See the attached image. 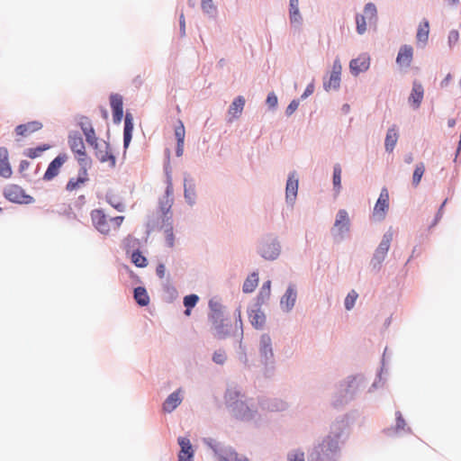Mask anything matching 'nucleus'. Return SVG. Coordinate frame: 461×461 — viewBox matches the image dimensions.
<instances>
[{"label": "nucleus", "instance_id": "nucleus-49", "mask_svg": "<svg viewBox=\"0 0 461 461\" xmlns=\"http://www.w3.org/2000/svg\"><path fill=\"white\" fill-rule=\"evenodd\" d=\"M165 236L167 246L172 248L174 246V233L171 223H168L167 229L165 230Z\"/></svg>", "mask_w": 461, "mask_h": 461}, {"label": "nucleus", "instance_id": "nucleus-20", "mask_svg": "<svg viewBox=\"0 0 461 461\" xmlns=\"http://www.w3.org/2000/svg\"><path fill=\"white\" fill-rule=\"evenodd\" d=\"M334 228L339 234H342L348 230L349 219L348 212L345 210L339 211L334 223Z\"/></svg>", "mask_w": 461, "mask_h": 461}, {"label": "nucleus", "instance_id": "nucleus-51", "mask_svg": "<svg viewBox=\"0 0 461 461\" xmlns=\"http://www.w3.org/2000/svg\"><path fill=\"white\" fill-rule=\"evenodd\" d=\"M448 45L450 48L455 46L459 41V32L456 30H452L448 33Z\"/></svg>", "mask_w": 461, "mask_h": 461}, {"label": "nucleus", "instance_id": "nucleus-15", "mask_svg": "<svg viewBox=\"0 0 461 461\" xmlns=\"http://www.w3.org/2000/svg\"><path fill=\"white\" fill-rule=\"evenodd\" d=\"M424 96V89L422 85L414 81L412 84V89L411 95L409 96V103L413 106V108L417 109L420 107Z\"/></svg>", "mask_w": 461, "mask_h": 461}, {"label": "nucleus", "instance_id": "nucleus-16", "mask_svg": "<svg viewBox=\"0 0 461 461\" xmlns=\"http://www.w3.org/2000/svg\"><path fill=\"white\" fill-rule=\"evenodd\" d=\"M178 444L181 447L178 454V461H191L194 456V450L190 440L187 438L180 437Z\"/></svg>", "mask_w": 461, "mask_h": 461}, {"label": "nucleus", "instance_id": "nucleus-1", "mask_svg": "<svg viewBox=\"0 0 461 461\" xmlns=\"http://www.w3.org/2000/svg\"><path fill=\"white\" fill-rule=\"evenodd\" d=\"M91 220L94 226L103 234H108L112 230H119L120 226L123 222V216H116L111 219H107L104 211L96 209L91 212Z\"/></svg>", "mask_w": 461, "mask_h": 461}, {"label": "nucleus", "instance_id": "nucleus-37", "mask_svg": "<svg viewBox=\"0 0 461 461\" xmlns=\"http://www.w3.org/2000/svg\"><path fill=\"white\" fill-rule=\"evenodd\" d=\"M369 23H375L377 19V10L374 4L368 3L366 5L364 8V14H363Z\"/></svg>", "mask_w": 461, "mask_h": 461}, {"label": "nucleus", "instance_id": "nucleus-46", "mask_svg": "<svg viewBox=\"0 0 461 461\" xmlns=\"http://www.w3.org/2000/svg\"><path fill=\"white\" fill-rule=\"evenodd\" d=\"M358 294L356 291L352 290L348 293L345 299V307L347 310H351L353 306L355 305L356 300L357 298Z\"/></svg>", "mask_w": 461, "mask_h": 461}, {"label": "nucleus", "instance_id": "nucleus-52", "mask_svg": "<svg viewBox=\"0 0 461 461\" xmlns=\"http://www.w3.org/2000/svg\"><path fill=\"white\" fill-rule=\"evenodd\" d=\"M79 126H80L83 133L87 131L89 128L93 127L91 121L86 116H82L80 118Z\"/></svg>", "mask_w": 461, "mask_h": 461}, {"label": "nucleus", "instance_id": "nucleus-41", "mask_svg": "<svg viewBox=\"0 0 461 461\" xmlns=\"http://www.w3.org/2000/svg\"><path fill=\"white\" fill-rule=\"evenodd\" d=\"M86 142L92 147L96 148L98 138L96 137L94 127L89 128L87 131L84 132Z\"/></svg>", "mask_w": 461, "mask_h": 461}, {"label": "nucleus", "instance_id": "nucleus-29", "mask_svg": "<svg viewBox=\"0 0 461 461\" xmlns=\"http://www.w3.org/2000/svg\"><path fill=\"white\" fill-rule=\"evenodd\" d=\"M133 131L132 116L127 113L124 119L123 144L127 148L131 140Z\"/></svg>", "mask_w": 461, "mask_h": 461}, {"label": "nucleus", "instance_id": "nucleus-24", "mask_svg": "<svg viewBox=\"0 0 461 461\" xmlns=\"http://www.w3.org/2000/svg\"><path fill=\"white\" fill-rule=\"evenodd\" d=\"M249 318L250 323L256 329H262L266 322V316L264 312L259 309H253L249 312Z\"/></svg>", "mask_w": 461, "mask_h": 461}, {"label": "nucleus", "instance_id": "nucleus-62", "mask_svg": "<svg viewBox=\"0 0 461 461\" xmlns=\"http://www.w3.org/2000/svg\"><path fill=\"white\" fill-rule=\"evenodd\" d=\"M447 125H448V127L453 128L456 125V120L455 119H449L447 121Z\"/></svg>", "mask_w": 461, "mask_h": 461}, {"label": "nucleus", "instance_id": "nucleus-53", "mask_svg": "<svg viewBox=\"0 0 461 461\" xmlns=\"http://www.w3.org/2000/svg\"><path fill=\"white\" fill-rule=\"evenodd\" d=\"M288 461H304V453L299 450L288 455Z\"/></svg>", "mask_w": 461, "mask_h": 461}, {"label": "nucleus", "instance_id": "nucleus-34", "mask_svg": "<svg viewBox=\"0 0 461 461\" xmlns=\"http://www.w3.org/2000/svg\"><path fill=\"white\" fill-rule=\"evenodd\" d=\"M50 147L51 146L49 144H42L36 148L27 149L24 151V154H25V156H27L30 158H36L40 157L44 151L50 149Z\"/></svg>", "mask_w": 461, "mask_h": 461}, {"label": "nucleus", "instance_id": "nucleus-28", "mask_svg": "<svg viewBox=\"0 0 461 461\" xmlns=\"http://www.w3.org/2000/svg\"><path fill=\"white\" fill-rule=\"evenodd\" d=\"M399 134L395 126H393L387 131L384 147L386 151L392 152L398 141Z\"/></svg>", "mask_w": 461, "mask_h": 461}, {"label": "nucleus", "instance_id": "nucleus-17", "mask_svg": "<svg viewBox=\"0 0 461 461\" xmlns=\"http://www.w3.org/2000/svg\"><path fill=\"white\" fill-rule=\"evenodd\" d=\"M429 35V23L424 19L418 26L416 33V43L423 48L427 45Z\"/></svg>", "mask_w": 461, "mask_h": 461}, {"label": "nucleus", "instance_id": "nucleus-45", "mask_svg": "<svg viewBox=\"0 0 461 461\" xmlns=\"http://www.w3.org/2000/svg\"><path fill=\"white\" fill-rule=\"evenodd\" d=\"M220 461H249L248 458L239 456L236 452H227L221 456Z\"/></svg>", "mask_w": 461, "mask_h": 461}, {"label": "nucleus", "instance_id": "nucleus-21", "mask_svg": "<svg viewBox=\"0 0 461 461\" xmlns=\"http://www.w3.org/2000/svg\"><path fill=\"white\" fill-rule=\"evenodd\" d=\"M181 390L172 393L164 402L163 410L167 412L173 411L181 402L182 397L180 395Z\"/></svg>", "mask_w": 461, "mask_h": 461}, {"label": "nucleus", "instance_id": "nucleus-57", "mask_svg": "<svg viewBox=\"0 0 461 461\" xmlns=\"http://www.w3.org/2000/svg\"><path fill=\"white\" fill-rule=\"evenodd\" d=\"M165 271H166V268L163 264H159L157 267L156 273L159 278H163L165 276Z\"/></svg>", "mask_w": 461, "mask_h": 461}, {"label": "nucleus", "instance_id": "nucleus-42", "mask_svg": "<svg viewBox=\"0 0 461 461\" xmlns=\"http://www.w3.org/2000/svg\"><path fill=\"white\" fill-rule=\"evenodd\" d=\"M184 186H185V198L186 199V201L190 204L194 203V197H195V192H194V185H192V184L187 185V182H186V179H185Z\"/></svg>", "mask_w": 461, "mask_h": 461}, {"label": "nucleus", "instance_id": "nucleus-8", "mask_svg": "<svg viewBox=\"0 0 461 461\" xmlns=\"http://www.w3.org/2000/svg\"><path fill=\"white\" fill-rule=\"evenodd\" d=\"M173 182H172V176L169 172H167V188H166V194L164 196V199L160 202V209L165 214V217L167 218V220L171 219V216L167 217V213L170 212V209L173 205Z\"/></svg>", "mask_w": 461, "mask_h": 461}, {"label": "nucleus", "instance_id": "nucleus-12", "mask_svg": "<svg viewBox=\"0 0 461 461\" xmlns=\"http://www.w3.org/2000/svg\"><path fill=\"white\" fill-rule=\"evenodd\" d=\"M43 127L42 123L39 121H32L27 123L20 124L15 128L16 135L20 137H28L31 134L41 130Z\"/></svg>", "mask_w": 461, "mask_h": 461}, {"label": "nucleus", "instance_id": "nucleus-38", "mask_svg": "<svg viewBox=\"0 0 461 461\" xmlns=\"http://www.w3.org/2000/svg\"><path fill=\"white\" fill-rule=\"evenodd\" d=\"M341 167L339 164L334 166L333 169V185L336 192L339 193L341 187Z\"/></svg>", "mask_w": 461, "mask_h": 461}, {"label": "nucleus", "instance_id": "nucleus-9", "mask_svg": "<svg viewBox=\"0 0 461 461\" xmlns=\"http://www.w3.org/2000/svg\"><path fill=\"white\" fill-rule=\"evenodd\" d=\"M392 240L393 232L387 231L386 233L384 234L383 239L374 254L373 259L375 260L377 264H380L385 258V256L390 249Z\"/></svg>", "mask_w": 461, "mask_h": 461}, {"label": "nucleus", "instance_id": "nucleus-4", "mask_svg": "<svg viewBox=\"0 0 461 461\" xmlns=\"http://www.w3.org/2000/svg\"><path fill=\"white\" fill-rule=\"evenodd\" d=\"M5 198L13 203L29 204L34 202L32 196L26 194L24 190L17 185H9L5 188Z\"/></svg>", "mask_w": 461, "mask_h": 461}, {"label": "nucleus", "instance_id": "nucleus-55", "mask_svg": "<svg viewBox=\"0 0 461 461\" xmlns=\"http://www.w3.org/2000/svg\"><path fill=\"white\" fill-rule=\"evenodd\" d=\"M298 106H299V102L296 100H293L286 108V111H285L286 114L292 115L297 110Z\"/></svg>", "mask_w": 461, "mask_h": 461}, {"label": "nucleus", "instance_id": "nucleus-44", "mask_svg": "<svg viewBox=\"0 0 461 461\" xmlns=\"http://www.w3.org/2000/svg\"><path fill=\"white\" fill-rule=\"evenodd\" d=\"M271 294V281H267L263 284L259 294H258V300H261L264 302L265 300L268 299Z\"/></svg>", "mask_w": 461, "mask_h": 461}, {"label": "nucleus", "instance_id": "nucleus-32", "mask_svg": "<svg viewBox=\"0 0 461 461\" xmlns=\"http://www.w3.org/2000/svg\"><path fill=\"white\" fill-rule=\"evenodd\" d=\"M134 299L140 306H146L149 303V296L146 289L141 286L134 289Z\"/></svg>", "mask_w": 461, "mask_h": 461}, {"label": "nucleus", "instance_id": "nucleus-18", "mask_svg": "<svg viewBox=\"0 0 461 461\" xmlns=\"http://www.w3.org/2000/svg\"><path fill=\"white\" fill-rule=\"evenodd\" d=\"M13 174L12 167L9 163L8 150L5 147L0 148V176L5 178L11 177Z\"/></svg>", "mask_w": 461, "mask_h": 461}, {"label": "nucleus", "instance_id": "nucleus-40", "mask_svg": "<svg viewBox=\"0 0 461 461\" xmlns=\"http://www.w3.org/2000/svg\"><path fill=\"white\" fill-rule=\"evenodd\" d=\"M201 7L203 13L214 15L217 8L212 0H201Z\"/></svg>", "mask_w": 461, "mask_h": 461}, {"label": "nucleus", "instance_id": "nucleus-14", "mask_svg": "<svg viewBox=\"0 0 461 461\" xmlns=\"http://www.w3.org/2000/svg\"><path fill=\"white\" fill-rule=\"evenodd\" d=\"M298 182L296 173H291L288 176L285 187V197L287 202H294L298 191Z\"/></svg>", "mask_w": 461, "mask_h": 461}, {"label": "nucleus", "instance_id": "nucleus-58", "mask_svg": "<svg viewBox=\"0 0 461 461\" xmlns=\"http://www.w3.org/2000/svg\"><path fill=\"white\" fill-rule=\"evenodd\" d=\"M313 89H314L313 85L307 86V87H306L304 93L303 94L302 97L305 98V97L309 96L310 95H312L313 93Z\"/></svg>", "mask_w": 461, "mask_h": 461}, {"label": "nucleus", "instance_id": "nucleus-61", "mask_svg": "<svg viewBox=\"0 0 461 461\" xmlns=\"http://www.w3.org/2000/svg\"><path fill=\"white\" fill-rule=\"evenodd\" d=\"M180 25H181V30H182L183 33H185V19H184L183 15H181V18H180Z\"/></svg>", "mask_w": 461, "mask_h": 461}, {"label": "nucleus", "instance_id": "nucleus-19", "mask_svg": "<svg viewBox=\"0 0 461 461\" xmlns=\"http://www.w3.org/2000/svg\"><path fill=\"white\" fill-rule=\"evenodd\" d=\"M370 65V59L367 56H359L350 61L349 68L351 71L357 75L360 72H364L368 69Z\"/></svg>", "mask_w": 461, "mask_h": 461}, {"label": "nucleus", "instance_id": "nucleus-13", "mask_svg": "<svg viewBox=\"0 0 461 461\" xmlns=\"http://www.w3.org/2000/svg\"><path fill=\"white\" fill-rule=\"evenodd\" d=\"M413 59V48L411 45H403L400 48L396 63L401 67H410Z\"/></svg>", "mask_w": 461, "mask_h": 461}, {"label": "nucleus", "instance_id": "nucleus-48", "mask_svg": "<svg viewBox=\"0 0 461 461\" xmlns=\"http://www.w3.org/2000/svg\"><path fill=\"white\" fill-rule=\"evenodd\" d=\"M199 297L196 294H189L184 298V305L186 308H193L196 305Z\"/></svg>", "mask_w": 461, "mask_h": 461}, {"label": "nucleus", "instance_id": "nucleus-30", "mask_svg": "<svg viewBox=\"0 0 461 461\" xmlns=\"http://www.w3.org/2000/svg\"><path fill=\"white\" fill-rule=\"evenodd\" d=\"M340 76L338 72H330V78L323 83L325 90H337L340 86Z\"/></svg>", "mask_w": 461, "mask_h": 461}, {"label": "nucleus", "instance_id": "nucleus-50", "mask_svg": "<svg viewBox=\"0 0 461 461\" xmlns=\"http://www.w3.org/2000/svg\"><path fill=\"white\" fill-rule=\"evenodd\" d=\"M212 360L216 364L222 365L226 360V354L223 350L219 349L213 353Z\"/></svg>", "mask_w": 461, "mask_h": 461}, {"label": "nucleus", "instance_id": "nucleus-6", "mask_svg": "<svg viewBox=\"0 0 461 461\" xmlns=\"http://www.w3.org/2000/svg\"><path fill=\"white\" fill-rule=\"evenodd\" d=\"M389 209V194L387 189H382L378 200L374 207L373 218L375 221H382Z\"/></svg>", "mask_w": 461, "mask_h": 461}, {"label": "nucleus", "instance_id": "nucleus-31", "mask_svg": "<svg viewBox=\"0 0 461 461\" xmlns=\"http://www.w3.org/2000/svg\"><path fill=\"white\" fill-rule=\"evenodd\" d=\"M258 284V276L257 273H252L249 275L243 284L242 290L244 293L249 294L252 293Z\"/></svg>", "mask_w": 461, "mask_h": 461}, {"label": "nucleus", "instance_id": "nucleus-35", "mask_svg": "<svg viewBox=\"0 0 461 461\" xmlns=\"http://www.w3.org/2000/svg\"><path fill=\"white\" fill-rule=\"evenodd\" d=\"M321 452H334L338 448V439L331 438L330 437H327L322 443L319 446Z\"/></svg>", "mask_w": 461, "mask_h": 461}, {"label": "nucleus", "instance_id": "nucleus-26", "mask_svg": "<svg viewBox=\"0 0 461 461\" xmlns=\"http://www.w3.org/2000/svg\"><path fill=\"white\" fill-rule=\"evenodd\" d=\"M296 295L295 289L293 285H290L281 299V306L286 311L291 310L295 303Z\"/></svg>", "mask_w": 461, "mask_h": 461}, {"label": "nucleus", "instance_id": "nucleus-60", "mask_svg": "<svg viewBox=\"0 0 461 461\" xmlns=\"http://www.w3.org/2000/svg\"><path fill=\"white\" fill-rule=\"evenodd\" d=\"M451 78H452L451 75H450V74H447V75L445 77V78H444V79L441 81V83H440L441 87H446V86H448V84H449V82L451 81Z\"/></svg>", "mask_w": 461, "mask_h": 461}, {"label": "nucleus", "instance_id": "nucleus-33", "mask_svg": "<svg viewBox=\"0 0 461 461\" xmlns=\"http://www.w3.org/2000/svg\"><path fill=\"white\" fill-rule=\"evenodd\" d=\"M299 0H290L289 14L291 23H299L301 22V14L299 12Z\"/></svg>", "mask_w": 461, "mask_h": 461}, {"label": "nucleus", "instance_id": "nucleus-64", "mask_svg": "<svg viewBox=\"0 0 461 461\" xmlns=\"http://www.w3.org/2000/svg\"><path fill=\"white\" fill-rule=\"evenodd\" d=\"M185 314L186 316H189L191 314V308H186V310L185 311Z\"/></svg>", "mask_w": 461, "mask_h": 461}, {"label": "nucleus", "instance_id": "nucleus-39", "mask_svg": "<svg viewBox=\"0 0 461 461\" xmlns=\"http://www.w3.org/2000/svg\"><path fill=\"white\" fill-rule=\"evenodd\" d=\"M424 171H425V167H424L423 163H419L418 165H416V167L414 169L413 176H412V184L414 186L419 185V184L422 178V176L424 174Z\"/></svg>", "mask_w": 461, "mask_h": 461}, {"label": "nucleus", "instance_id": "nucleus-5", "mask_svg": "<svg viewBox=\"0 0 461 461\" xmlns=\"http://www.w3.org/2000/svg\"><path fill=\"white\" fill-rule=\"evenodd\" d=\"M79 167L80 168L77 176L71 177L66 185V190L68 192L77 191L82 188L89 181L88 170L91 168L92 166Z\"/></svg>", "mask_w": 461, "mask_h": 461}, {"label": "nucleus", "instance_id": "nucleus-54", "mask_svg": "<svg viewBox=\"0 0 461 461\" xmlns=\"http://www.w3.org/2000/svg\"><path fill=\"white\" fill-rule=\"evenodd\" d=\"M267 104L271 108H275L277 105V97L274 93L268 94L267 97Z\"/></svg>", "mask_w": 461, "mask_h": 461}, {"label": "nucleus", "instance_id": "nucleus-23", "mask_svg": "<svg viewBox=\"0 0 461 461\" xmlns=\"http://www.w3.org/2000/svg\"><path fill=\"white\" fill-rule=\"evenodd\" d=\"M259 351L266 360L273 357L272 341L267 334H263L260 338Z\"/></svg>", "mask_w": 461, "mask_h": 461}, {"label": "nucleus", "instance_id": "nucleus-56", "mask_svg": "<svg viewBox=\"0 0 461 461\" xmlns=\"http://www.w3.org/2000/svg\"><path fill=\"white\" fill-rule=\"evenodd\" d=\"M342 67L339 59H336L333 62L331 72H338V74H341Z\"/></svg>", "mask_w": 461, "mask_h": 461}, {"label": "nucleus", "instance_id": "nucleus-10", "mask_svg": "<svg viewBox=\"0 0 461 461\" xmlns=\"http://www.w3.org/2000/svg\"><path fill=\"white\" fill-rule=\"evenodd\" d=\"M68 156L66 154H60L56 157L49 165L44 176L43 179L50 181L57 176L59 173L60 167L67 161Z\"/></svg>", "mask_w": 461, "mask_h": 461}, {"label": "nucleus", "instance_id": "nucleus-47", "mask_svg": "<svg viewBox=\"0 0 461 461\" xmlns=\"http://www.w3.org/2000/svg\"><path fill=\"white\" fill-rule=\"evenodd\" d=\"M357 31L363 34L366 31V18L364 15L357 14L356 17Z\"/></svg>", "mask_w": 461, "mask_h": 461}, {"label": "nucleus", "instance_id": "nucleus-59", "mask_svg": "<svg viewBox=\"0 0 461 461\" xmlns=\"http://www.w3.org/2000/svg\"><path fill=\"white\" fill-rule=\"evenodd\" d=\"M30 167V162L27 160H22L19 165V170L20 172H23Z\"/></svg>", "mask_w": 461, "mask_h": 461}, {"label": "nucleus", "instance_id": "nucleus-36", "mask_svg": "<svg viewBox=\"0 0 461 461\" xmlns=\"http://www.w3.org/2000/svg\"><path fill=\"white\" fill-rule=\"evenodd\" d=\"M212 319L213 321V329L215 330V336L218 338H222L225 334L223 331V323L222 319H221L220 313H214L212 315Z\"/></svg>", "mask_w": 461, "mask_h": 461}, {"label": "nucleus", "instance_id": "nucleus-25", "mask_svg": "<svg viewBox=\"0 0 461 461\" xmlns=\"http://www.w3.org/2000/svg\"><path fill=\"white\" fill-rule=\"evenodd\" d=\"M260 251L264 258L273 260L279 255V245L276 242L267 243L262 245Z\"/></svg>", "mask_w": 461, "mask_h": 461}, {"label": "nucleus", "instance_id": "nucleus-63", "mask_svg": "<svg viewBox=\"0 0 461 461\" xmlns=\"http://www.w3.org/2000/svg\"><path fill=\"white\" fill-rule=\"evenodd\" d=\"M449 2L450 5H457L459 0H447Z\"/></svg>", "mask_w": 461, "mask_h": 461}, {"label": "nucleus", "instance_id": "nucleus-22", "mask_svg": "<svg viewBox=\"0 0 461 461\" xmlns=\"http://www.w3.org/2000/svg\"><path fill=\"white\" fill-rule=\"evenodd\" d=\"M175 136L177 140L176 156L181 157L184 152V144L185 137V130L182 121L178 122V125L175 128Z\"/></svg>", "mask_w": 461, "mask_h": 461}, {"label": "nucleus", "instance_id": "nucleus-43", "mask_svg": "<svg viewBox=\"0 0 461 461\" xmlns=\"http://www.w3.org/2000/svg\"><path fill=\"white\" fill-rule=\"evenodd\" d=\"M131 261L138 267H144L147 266V259L140 251H134L132 253Z\"/></svg>", "mask_w": 461, "mask_h": 461}, {"label": "nucleus", "instance_id": "nucleus-27", "mask_svg": "<svg viewBox=\"0 0 461 461\" xmlns=\"http://www.w3.org/2000/svg\"><path fill=\"white\" fill-rule=\"evenodd\" d=\"M245 99L243 96L236 97L229 107L228 113L232 119L239 118L243 111Z\"/></svg>", "mask_w": 461, "mask_h": 461}, {"label": "nucleus", "instance_id": "nucleus-3", "mask_svg": "<svg viewBox=\"0 0 461 461\" xmlns=\"http://www.w3.org/2000/svg\"><path fill=\"white\" fill-rule=\"evenodd\" d=\"M240 393L235 388L228 389L225 393L226 403L232 409L234 415L241 420H248L251 417L249 408L240 401Z\"/></svg>", "mask_w": 461, "mask_h": 461}, {"label": "nucleus", "instance_id": "nucleus-7", "mask_svg": "<svg viewBox=\"0 0 461 461\" xmlns=\"http://www.w3.org/2000/svg\"><path fill=\"white\" fill-rule=\"evenodd\" d=\"M95 155L101 163H108L111 167L116 164L115 157L113 155L110 145L104 141V143H97L96 148H93Z\"/></svg>", "mask_w": 461, "mask_h": 461}, {"label": "nucleus", "instance_id": "nucleus-2", "mask_svg": "<svg viewBox=\"0 0 461 461\" xmlns=\"http://www.w3.org/2000/svg\"><path fill=\"white\" fill-rule=\"evenodd\" d=\"M68 143L79 166H92V158L88 156L83 138L78 132L69 133Z\"/></svg>", "mask_w": 461, "mask_h": 461}, {"label": "nucleus", "instance_id": "nucleus-11", "mask_svg": "<svg viewBox=\"0 0 461 461\" xmlns=\"http://www.w3.org/2000/svg\"><path fill=\"white\" fill-rule=\"evenodd\" d=\"M110 104L113 110V122L116 123L121 122L123 116V102L122 95L118 94L111 95Z\"/></svg>", "mask_w": 461, "mask_h": 461}]
</instances>
